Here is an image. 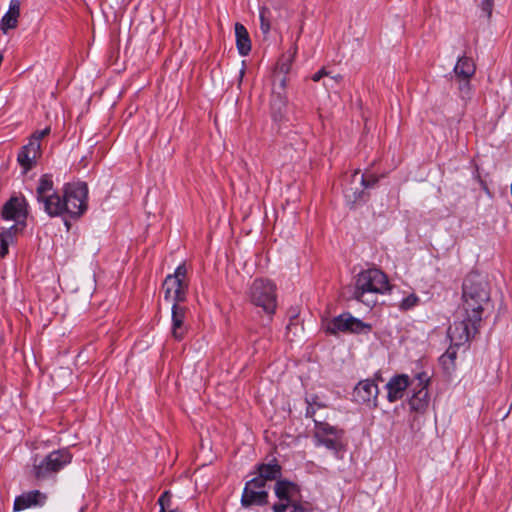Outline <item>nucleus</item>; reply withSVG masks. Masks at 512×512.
Masks as SVG:
<instances>
[{"label":"nucleus","mask_w":512,"mask_h":512,"mask_svg":"<svg viewBox=\"0 0 512 512\" xmlns=\"http://www.w3.org/2000/svg\"><path fill=\"white\" fill-rule=\"evenodd\" d=\"M362 195L363 190L358 191L357 189L353 190L352 188L345 189V197L351 202H357L362 198Z\"/></svg>","instance_id":"2f4dec72"},{"label":"nucleus","mask_w":512,"mask_h":512,"mask_svg":"<svg viewBox=\"0 0 512 512\" xmlns=\"http://www.w3.org/2000/svg\"><path fill=\"white\" fill-rule=\"evenodd\" d=\"M267 10L262 9L260 11V29L263 32V34H268L271 29V24L269 19L266 16Z\"/></svg>","instance_id":"7c9ffc66"},{"label":"nucleus","mask_w":512,"mask_h":512,"mask_svg":"<svg viewBox=\"0 0 512 512\" xmlns=\"http://www.w3.org/2000/svg\"><path fill=\"white\" fill-rule=\"evenodd\" d=\"M387 384H410V378L406 374L396 375L391 380H389Z\"/></svg>","instance_id":"473e14b6"},{"label":"nucleus","mask_w":512,"mask_h":512,"mask_svg":"<svg viewBox=\"0 0 512 512\" xmlns=\"http://www.w3.org/2000/svg\"><path fill=\"white\" fill-rule=\"evenodd\" d=\"M26 200L25 199H18L16 197L11 198L9 201H7L2 209V217L5 220H14L19 221L20 219H25L27 212L24 210V207L26 206Z\"/></svg>","instance_id":"4468645a"},{"label":"nucleus","mask_w":512,"mask_h":512,"mask_svg":"<svg viewBox=\"0 0 512 512\" xmlns=\"http://www.w3.org/2000/svg\"><path fill=\"white\" fill-rule=\"evenodd\" d=\"M326 75H328V72L324 68H322L319 71H317L315 74H313L312 80L314 82H318V81H320V79H322Z\"/></svg>","instance_id":"79ce46f5"},{"label":"nucleus","mask_w":512,"mask_h":512,"mask_svg":"<svg viewBox=\"0 0 512 512\" xmlns=\"http://www.w3.org/2000/svg\"><path fill=\"white\" fill-rule=\"evenodd\" d=\"M88 188L85 183L67 184L62 193L63 215L80 217L87 210Z\"/></svg>","instance_id":"6e6552de"},{"label":"nucleus","mask_w":512,"mask_h":512,"mask_svg":"<svg viewBox=\"0 0 512 512\" xmlns=\"http://www.w3.org/2000/svg\"><path fill=\"white\" fill-rule=\"evenodd\" d=\"M459 94L462 100H469L472 95L470 80H460Z\"/></svg>","instance_id":"cd10ccee"},{"label":"nucleus","mask_w":512,"mask_h":512,"mask_svg":"<svg viewBox=\"0 0 512 512\" xmlns=\"http://www.w3.org/2000/svg\"><path fill=\"white\" fill-rule=\"evenodd\" d=\"M316 409L317 408L312 405H307L305 416L307 418H313L316 413Z\"/></svg>","instance_id":"a18cd8bd"},{"label":"nucleus","mask_w":512,"mask_h":512,"mask_svg":"<svg viewBox=\"0 0 512 512\" xmlns=\"http://www.w3.org/2000/svg\"><path fill=\"white\" fill-rule=\"evenodd\" d=\"M20 15V3L18 0H11L9 9L1 19L0 28L3 33H7L9 29L17 26Z\"/></svg>","instance_id":"dca6fc26"},{"label":"nucleus","mask_w":512,"mask_h":512,"mask_svg":"<svg viewBox=\"0 0 512 512\" xmlns=\"http://www.w3.org/2000/svg\"><path fill=\"white\" fill-rule=\"evenodd\" d=\"M409 386H385L387 388V398L389 402H395L405 395L406 389Z\"/></svg>","instance_id":"393cba45"},{"label":"nucleus","mask_w":512,"mask_h":512,"mask_svg":"<svg viewBox=\"0 0 512 512\" xmlns=\"http://www.w3.org/2000/svg\"><path fill=\"white\" fill-rule=\"evenodd\" d=\"M50 133V128L49 127H46L44 128L43 130H40V131H36L30 140H36L37 142L40 143V140L42 138H44L45 136H47L48 134Z\"/></svg>","instance_id":"4c0bfd02"},{"label":"nucleus","mask_w":512,"mask_h":512,"mask_svg":"<svg viewBox=\"0 0 512 512\" xmlns=\"http://www.w3.org/2000/svg\"><path fill=\"white\" fill-rule=\"evenodd\" d=\"M289 506V503L278 502L273 504L272 510L274 512H285L289 508Z\"/></svg>","instance_id":"a19ab883"},{"label":"nucleus","mask_w":512,"mask_h":512,"mask_svg":"<svg viewBox=\"0 0 512 512\" xmlns=\"http://www.w3.org/2000/svg\"><path fill=\"white\" fill-rule=\"evenodd\" d=\"M187 308L180 304L172 305L171 315V333L174 339L181 341L184 339L188 325L186 324Z\"/></svg>","instance_id":"9d476101"},{"label":"nucleus","mask_w":512,"mask_h":512,"mask_svg":"<svg viewBox=\"0 0 512 512\" xmlns=\"http://www.w3.org/2000/svg\"><path fill=\"white\" fill-rule=\"evenodd\" d=\"M481 9L487 18H490L493 10V0H482Z\"/></svg>","instance_id":"f704fd0d"},{"label":"nucleus","mask_w":512,"mask_h":512,"mask_svg":"<svg viewBox=\"0 0 512 512\" xmlns=\"http://www.w3.org/2000/svg\"><path fill=\"white\" fill-rule=\"evenodd\" d=\"M187 269L184 264L179 265L173 274L167 275L163 282L164 298L173 304L185 301L188 284L186 282Z\"/></svg>","instance_id":"1a4fd4ad"},{"label":"nucleus","mask_w":512,"mask_h":512,"mask_svg":"<svg viewBox=\"0 0 512 512\" xmlns=\"http://www.w3.org/2000/svg\"><path fill=\"white\" fill-rule=\"evenodd\" d=\"M268 503V492L267 491H254L248 487H244L241 496V505L244 508H250L252 506H264Z\"/></svg>","instance_id":"2eb2a0df"},{"label":"nucleus","mask_w":512,"mask_h":512,"mask_svg":"<svg viewBox=\"0 0 512 512\" xmlns=\"http://www.w3.org/2000/svg\"><path fill=\"white\" fill-rule=\"evenodd\" d=\"M377 181H378V179L374 176H371L370 178H365L364 175H361V177H360L361 186L363 188L372 187L376 184Z\"/></svg>","instance_id":"c9c22d12"},{"label":"nucleus","mask_w":512,"mask_h":512,"mask_svg":"<svg viewBox=\"0 0 512 512\" xmlns=\"http://www.w3.org/2000/svg\"><path fill=\"white\" fill-rule=\"evenodd\" d=\"M282 468L276 458L269 463H260L256 465V473L267 481L277 480L281 476Z\"/></svg>","instance_id":"f3484780"},{"label":"nucleus","mask_w":512,"mask_h":512,"mask_svg":"<svg viewBox=\"0 0 512 512\" xmlns=\"http://www.w3.org/2000/svg\"><path fill=\"white\" fill-rule=\"evenodd\" d=\"M349 316L351 314L344 313L334 317L326 324L325 331L331 335H336L338 332H349Z\"/></svg>","instance_id":"412c9836"},{"label":"nucleus","mask_w":512,"mask_h":512,"mask_svg":"<svg viewBox=\"0 0 512 512\" xmlns=\"http://www.w3.org/2000/svg\"><path fill=\"white\" fill-rule=\"evenodd\" d=\"M290 512H312V507L308 503H301L293 500L289 506Z\"/></svg>","instance_id":"c756f323"},{"label":"nucleus","mask_w":512,"mask_h":512,"mask_svg":"<svg viewBox=\"0 0 512 512\" xmlns=\"http://www.w3.org/2000/svg\"><path fill=\"white\" fill-rule=\"evenodd\" d=\"M453 71L459 80H470L475 74L476 66L470 57L462 56L458 58Z\"/></svg>","instance_id":"a211bd4d"},{"label":"nucleus","mask_w":512,"mask_h":512,"mask_svg":"<svg viewBox=\"0 0 512 512\" xmlns=\"http://www.w3.org/2000/svg\"><path fill=\"white\" fill-rule=\"evenodd\" d=\"M418 300L419 299L415 294H410L401 301L399 307L402 310H409V309L413 308L414 306H416V304L418 303Z\"/></svg>","instance_id":"c85d7f7f"},{"label":"nucleus","mask_w":512,"mask_h":512,"mask_svg":"<svg viewBox=\"0 0 512 512\" xmlns=\"http://www.w3.org/2000/svg\"><path fill=\"white\" fill-rule=\"evenodd\" d=\"M314 421L313 440L317 447L324 446L326 449L333 452L338 458L340 453L344 450L345 444L343 442L344 430L332 426L327 422Z\"/></svg>","instance_id":"20e7f679"},{"label":"nucleus","mask_w":512,"mask_h":512,"mask_svg":"<svg viewBox=\"0 0 512 512\" xmlns=\"http://www.w3.org/2000/svg\"><path fill=\"white\" fill-rule=\"evenodd\" d=\"M9 253V245L4 242H0V258H5Z\"/></svg>","instance_id":"c03bdc74"},{"label":"nucleus","mask_w":512,"mask_h":512,"mask_svg":"<svg viewBox=\"0 0 512 512\" xmlns=\"http://www.w3.org/2000/svg\"><path fill=\"white\" fill-rule=\"evenodd\" d=\"M375 376H376V378L373 380H370V379L361 380L357 384H375L376 381H379V382L384 381V379L381 377V375L379 373H376Z\"/></svg>","instance_id":"37998d69"},{"label":"nucleus","mask_w":512,"mask_h":512,"mask_svg":"<svg viewBox=\"0 0 512 512\" xmlns=\"http://www.w3.org/2000/svg\"><path fill=\"white\" fill-rule=\"evenodd\" d=\"M245 487H248L250 488L251 490H254V491H266V489H259L257 485H250V481H247L246 484H245Z\"/></svg>","instance_id":"49530a36"},{"label":"nucleus","mask_w":512,"mask_h":512,"mask_svg":"<svg viewBox=\"0 0 512 512\" xmlns=\"http://www.w3.org/2000/svg\"><path fill=\"white\" fill-rule=\"evenodd\" d=\"M390 290L389 280L385 273L377 268L361 271L355 281L353 297L368 306L375 304V300L365 299L368 293L384 294Z\"/></svg>","instance_id":"f03ea898"},{"label":"nucleus","mask_w":512,"mask_h":512,"mask_svg":"<svg viewBox=\"0 0 512 512\" xmlns=\"http://www.w3.org/2000/svg\"><path fill=\"white\" fill-rule=\"evenodd\" d=\"M481 321L480 316L462 311L447 331L454 346L463 345L474 338L479 331Z\"/></svg>","instance_id":"0eeeda50"},{"label":"nucleus","mask_w":512,"mask_h":512,"mask_svg":"<svg viewBox=\"0 0 512 512\" xmlns=\"http://www.w3.org/2000/svg\"><path fill=\"white\" fill-rule=\"evenodd\" d=\"M25 226V222L22 221V222H19L17 224H14L12 225L11 227H9L8 229H5L3 230L4 232H9L12 236H14L15 238H17V235L19 234V232L22 230V228Z\"/></svg>","instance_id":"72a5a7b5"},{"label":"nucleus","mask_w":512,"mask_h":512,"mask_svg":"<svg viewBox=\"0 0 512 512\" xmlns=\"http://www.w3.org/2000/svg\"><path fill=\"white\" fill-rule=\"evenodd\" d=\"M0 242H4L10 246L16 242V238L12 236L9 232L2 231L0 233Z\"/></svg>","instance_id":"e433bc0d"},{"label":"nucleus","mask_w":512,"mask_h":512,"mask_svg":"<svg viewBox=\"0 0 512 512\" xmlns=\"http://www.w3.org/2000/svg\"><path fill=\"white\" fill-rule=\"evenodd\" d=\"M36 199L50 217L63 215L62 194L54 190L50 175L44 174L40 177L36 188Z\"/></svg>","instance_id":"39448f33"},{"label":"nucleus","mask_w":512,"mask_h":512,"mask_svg":"<svg viewBox=\"0 0 512 512\" xmlns=\"http://www.w3.org/2000/svg\"><path fill=\"white\" fill-rule=\"evenodd\" d=\"M158 504L160 506L159 512H168L169 510H174L172 508V494L170 491H164L160 497L158 498Z\"/></svg>","instance_id":"a878e982"},{"label":"nucleus","mask_w":512,"mask_h":512,"mask_svg":"<svg viewBox=\"0 0 512 512\" xmlns=\"http://www.w3.org/2000/svg\"><path fill=\"white\" fill-rule=\"evenodd\" d=\"M305 402L307 405H312L316 407L317 409L325 408L327 407V402L324 400V398L318 394L313 393H307L305 397Z\"/></svg>","instance_id":"bb28decb"},{"label":"nucleus","mask_w":512,"mask_h":512,"mask_svg":"<svg viewBox=\"0 0 512 512\" xmlns=\"http://www.w3.org/2000/svg\"><path fill=\"white\" fill-rule=\"evenodd\" d=\"M462 311L482 318L484 305L489 302L487 281L477 273H470L463 282Z\"/></svg>","instance_id":"f257e3e1"},{"label":"nucleus","mask_w":512,"mask_h":512,"mask_svg":"<svg viewBox=\"0 0 512 512\" xmlns=\"http://www.w3.org/2000/svg\"><path fill=\"white\" fill-rule=\"evenodd\" d=\"M244 73H245V68L244 66L241 68L240 70V78H242L244 76Z\"/></svg>","instance_id":"de8ad7c7"},{"label":"nucleus","mask_w":512,"mask_h":512,"mask_svg":"<svg viewBox=\"0 0 512 512\" xmlns=\"http://www.w3.org/2000/svg\"><path fill=\"white\" fill-rule=\"evenodd\" d=\"M359 172L358 171H355V173L353 174V177L356 178L358 176Z\"/></svg>","instance_id":"8fccbe9b"},{"label":"nucleus","mask_w":512,"mask_h":512,"mask_svg":"<svg viewBox=\"0 0 512 512\" xmlns=\"http://www.w3.org/2000/svg\"><path fill=\"white\" fill-rule=\"evenodd\" d=\"M247 296L251 304L272 316L277 308V288L269 279L256 278L250 284Z\"/></svg>","instance_id":"7ed1b4c3"},{"label":"nucleus","mask_w":512,"mask_h":512,"mask_svg":"<svg viewBox=\"0 0 512 512\" xmlns=\"http://www.w3.org/2000/svg\"><path fill=\"white\" fill-rule=\"evenodd\" d=\"M456 347L457 346H450L439 358L440 365L447 373H450L455 369V360L457 357Z\"/></svg>","instance_id":"5701e85b"},{"label":"nucleus","mask_w":512,"mask_h":512,"mask_svg":"<svg viewBox=\"0 0 512 512\" xmlns=\"http://www.w3.org/2000/svg\"><path fill=\"white\" fill-rule=\"evenodd\" d=\"M46 499V495L39 490L25 492L15 498L13 510L17 512L31 507L43 506Z\"/></svg>","instance_id":"9b49d317"},{"label":"nucleus","mask_w":512,"mask_h":512,"mask_svg":"<svg viewBox=\"0 0 512 512\" xmlns=\"http://www.w3.org/2000/svg\"><path fill=\"white\" fill-rule=\"evenodd\" d=\"M297 486L288 480H277L275 484V495L279 499V502L289 503L293 501L292 492L295 491Z\"/></svg>","instance_id":"aec40b11"},{"label":"nucleus","mask_w":512,"mask_h":512,"mask_svg":"<svg viewBox=\"0 0 512 512\" xmlns=\"http://www.w3.org/2000/svg\"><path fill=\"white\" fill-rule=\"evenodd\" d=\"M40 155V143L36 140H29V143L23 146L18 153L17 160L24 168L25 172L30 170Z\"/></svg>","instance_id":"ddd939ff"},{"label":"nucleus","mask_w":512,"mask_h":512,"mask_svg":"<svg viewBox=\"0 0 512 512\" xmlns=\"http://www.w3.org/2000/svg\"><path fill=\"white\" fill-rule=\"evenodd\" d=\"M235 36H236V46L238 52L242 56H246L251 51V41L249 38V34L244 25L240 23L235 24Z\"/></svg>","instance_id":"6ab92c4d"},{"label":"nucleus","mask_w":512,"mask_h":512,"mask_svg":"<svg viewBox=\"0 0 512 512\" xmlns=\"http://www.w3.org/2000/svg\"><path fill=\"white\" fill-rule=\"evenodd\" d=\"M378 387L379 386H352V391L350 392L352 400L357 403L367 404L370 407H376L379 393Z\"/></svg>","instance_id":"f8f14e48"},{"label":"nucleus","mask_w":512,"mask_h":512,"mask_svg":"<svg viewBox=\"0 0 512 512\" xmlns=\"http://www.w3.org/2000/svg\"><path fill=\"white\" fill-rule=\"evenodd\" d=\"M249 481H250V485H254V486L257 485L259 489H265L266 488L267 480H264L259 475L255 476L254 478H252Z\"/></svg>","instance_id":"58836bf2"},{"label":"nucleus","mask_w":512,"mask_h":512,"mask_svg":"<svg viewBox=\"0 0 512 512\" xmlns=\"http://www.w3.org/2000/svg\"><path fill=\"white\" fill-rule=\"evenodd\" d=\"M72 460V454L67 449H59L50 452L39 462L34 461L33 472L38 481L53 478L60 470Z\"/></svg>","instance_id":"423d86ee"},{"label":"nucleus","mask_w":512,"mask_h":512,"mask_svg":"<svg viewBox=\"0 0 512 512\" xmlns=\"http://www.w3.org/2000/svg\"><path fill=\"white\" fill-rule=\"evenodd\" d=\"M415 379L419 382L418 384H429L430 376L427 372L423 371L415 375Z\"/></svg>","instance_id":"ea45409f"},{"label":"nucleus","mask_w":512,"mask_h":512,"mask_svg":"<svg viewBox=\"0 0 512 512\" xmlns=\"http://www.w3.org/2000/svg\"><path fill=\"white\" fill-rule=\"evenodd\" d=\"M416 420H417V419H416V417H414V418L412 419V422L410 423L411 428H413V427H414V422H415Z\"/></svg>","instance_id":"09e8293b"},{"label":"nucleus","mask_w":512,"mask_h":512,"mask_svg":"<svg viewBox=\"0 0 512 512\" xmlns=\"http://www.w3.org/2000/svg\"><path fill=\"white\" fill-rule=\"evenodd\" d=\"M349 332L355 334H368L372 330V325L362 320L349 316Z\"/></svg>","instance_id":"b1692460"},{"label":"nucleus","mask_w":512,"mask_h":512,"mask_svg":"<svg viewBox=\"0 0 512 512\" xmlns=\"http://www.w3.org/2000/svg\"><path fill=\"white\" fill-rule=\"evenodd\" d=\"M429 403L428 386H419V389L413 391V395L409 400L411 409L415 411H423Z\"/></svg>","instance_id":"4be33fe9"}]
</instances>
